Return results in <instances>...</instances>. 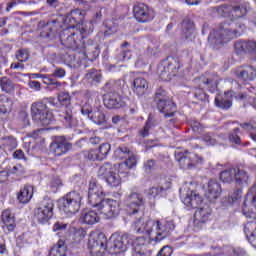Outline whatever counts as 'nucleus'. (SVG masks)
Wrapping results in <instances>:
<instances>
[{
  "mask_svg": "<svg viewBox=\"0 0 256 256\" xmlns=\"http://www.w3.org/2000/svg\"><path fill=\"white\" fill-rule=\"evenodd\" d=\"M88 204L95 207L104 219H115L121 211V202L111 198L105 199L103 187L97 183V180L92 179L88 186Z\"/></svg>",
  "mask_w": 256,
  "mask_h": 256,
  "instance_id": "f257e3e1",
  "label": "nucleus"
},
{
  "mask_svg": "<svg viewBox=\"0 0 256 256\" xmlns=\"http://www.w3.org/2000/svg\"><path fill=\"white\" fill-rule=\"evenodd\" d=\"M225 182L226 183H235L236 190L233 191L232 194L228 196L227 204L233 205L237 203L239 199H241V193H243V187L249 186L251 183V176L247 171L235 168L233 166H226L225 169Z\"/></svg>",
  "mask_w": 256,
  "mask_h": 256,
  "instance_id": "f03ea898",
  "label": "nucleus"
},
{
  "mask_svg": "<svg viewBox=\"0 0 256 256\" xmlns=\"http://www.w3.org/2000/svg\"><path fill=\"white\" fill-rule=\"evenodd\" d=\"M90 33H93V28L90 27V29H87L72 24L71 26H67L64 32L60 34V41L66 49L79 52L83 39H87Z\"/></svg>",
  "mask_w": 256,
  "mask_h": 256,
  "instance_id": "7ed1b4c3",
  "label": "nucleus"
},
{
  "mask_svg": "<svg viewBox=\"0 0 256 256\" xmlns=\"http://www.w3.org/2000/svg\"><path fill=\"white\" fill-rule=\"evenodd\" d=\"M55 98H43L41 101L31 105V115L34 122L42 127H47L53 123V112L51 107H55Z\"/></svg>",
  "mask_w": 256,
  "mask_h": 256,
  "instance_id": "20e7f679",
  "label": "nucleus"
},
{
  "mask_svg": "<svg viewBox=\"0 0 256 256\" xmlns=\"http://www.w3.org/2000/svg\"><path fill=\"white\" fill-rule=\"evenodd\" d=\"M249 11V3L243 0H227L225 4L226 23L245 17Z\"/></svg>",
  "mask_w": 256,
  "mask_h": 256,
  "instance_id": "39448f33",
  "label": "nucleus"
},
{
  "mask_svg": "<svg viewBox=\"0 0 256 256\" xmlns=\"http://www.w3.org/2000/svg\"><path fill=\"white\" fill-rule=\"evenodd\" d=\"M58 103L63 107H66L65 112L60 114V120L65 127H77V119L73 117V110L71 109V95L69 92H60L58 94Z\"/></svg>",
  "mask_w": 256,
  "mask_h": 256,
  "instance_id": "423d86ee",
  "label": "nucleus"
},
{
  "mask_svg": "<svg viewBox=\"0 0 256 256\" xmlns=\"http://www.w3.org/2000/svg\"><path fill=\"white\" fill-rule=\"evenodd\" d=\"M175 230V222L173 221H159L154 220V225L151 228L150 232V241H155L159 243V241H163V239H167L171 232Z\"/></svg>",
  "mask_w": 256,
  "mask_h": 256,
  "instance_id": "0eeeda50",
  "label": "nucleus"
},
{
  "mask_svg": "<svg viewBox=\"0 0 256 256\" xmlns=\"http://www.w3.org/2000/svg\"><path fill=\"white\" fill-rule=\"evenodd\" d=\"M60 211L67 215H75L81 209V195L76 192H69L58 201Z\"/></svg>",
  "mask_w": 256,
  "mask_h": 256,
  "instance_id": "6e6552de",
  "label": "nucleus"
},
{
  "mask_svg": "<svg viewBox=\"0 0 256 256\" xmlns=\"http://www.w3.org/2000/svg\"><path fill=\"white\" fill-rule=\"evenodd\" d=\"M154 102L160 113H164V117H173L177 107L175 103L169 99L167 92L163 89H158L154 96Z\"/></svg>",
  "mask_w": 256,
  "mask_h": 256,
  "instance_id": "1a4fd4ad",
  "label": "nucleus"
},
{
  "mask_svg": "<svg viewBox=\"0 0 256 256\" xmlns=\"http://www.w3.org/2000/svg\"><path fill=\"white\" fill-rule=\"evenodd\" d=\"M181 69L179 58L168 57L158 66L159 77L162 81H171Z\"/></svg>",
  "mask_w": 256,
  "mask_h": 256,
  "instance_id": "9d476101",
  "label": "nucleus"
},
{
  "mask_svg": "<svg viewBox=\"0 0 256 256\" xmlns=\"http://www.w3.org/2000/svg\"><path fill=\"white\" fill-rule=\"evenodd\" d=\"M133 241L131 240V235L129 234H113L109 241L107 242V248L109 249L112 255L117 253H121L123 251H127L129 245H131Z\"/></svg>",
  "mask_w": 256,
  "mask_h": 256,
  "instance_id": "9b49d317",
  "label": "nucleus"
},
{
  "mask_svg": "<svg viewBox=\"0 0 256 256\" xmlns=\"http://www.w3.org/2000/svg\"><path fill=\"white\" fill-rule=\"evenodd\" d=\"M54 207L55 204L53 203V200L45 197L34 210V215L37 221L42 224L49 223V221L53 218Z\"/></svg>",
  "mask_w": 256,
  "mask_h": 256,
  "instance_id": "f8f14e48",
  "label": "nucleus"
},
{
  "mask_svg": "<svg viewBox=\"0 0 256 256\" xmlns=\"http://www.w3.org/2000/svg\"><path fill=\"white\" fill-rule=\"evenodd\" d=\"M145 205V199L137 192H131L126 197V211L128 215H135Z\"/></svg>",
  "mask_w": 256,
  "mask_h": 256,
  "instance_id": "ddd939ff",
  "label": "nucleus"
},
{
  "mask_svg": "<svg viewBox=\"0 0 256 256\" xmlns=\"http://www.w3.org/2000/svg\"><path fill=\"white\" fill-rule=\"evenodd\" d=\"M71 149H73V144L63 136L56 137L50 144V153H53L55 157H61V155H65Z\"/></svg>",
  "mask_w": 256,
  "mask_h": 256,
  "instance_id": "4468645a",
  "label": "nucleus"
},
{
  "mask_svg": "<svg viewBox=\"0 0 256 256\" xmlns=\"http://www.w3.org/2000/svg\"><path fill=\"white\" fill-rule=\"evenodd\" d=\"M175 159L178 161L181 169H193L199 162V156L189 151H185L184 153L177 152L175 154Z\"/></svg>",
  "mask_w": 256,
  "mask_h": 256,
  "instance_id": "2eb2a0df",
  "label": "nucleus"
},
{
  "mask_svg": "<svg viewBox=\"0 0 256 256\" xmlns=\"http://www.w3.org/2000/svg\"><path fill=\"white\" fill-rule=\"evenodd\" d=\"M233 73L242 83H250L256 79V68L251 65H241L235 68Z\"/></svg>",
  "mask_w": 256,
  "mask_h": 256,
  "instance_id": "dca6fc26",
  "label": "nucleus"
},
{
  "mask_svg": "<svg viewBox=\"0 0 256 256\" xmlns=\"http://www.w3.org/2000/svg\"><path fill=\"white\" fill-rule=\"evenodd\" d=\"M78 53H82L86 59H93L99 55V46L91 39H83Z\"/></svg>",
  "mask_w": 256,
  "mask_h": 256,
  "instance_id": "f3484780",
  "label": "nucleus"
},
{
  "mask_svg": "<svg viewBox=\"0 0 256 256\" xmlns=\"http://www.w3.org/2000/svg\"><path fill=\"white\" fill-rule=\"evenodd\" d=\"M104 105L107 109H121L125 107V101L117 92H108L104 96Z\"/></svg>",
  "mask_w": 256,
  "mask_h": 256,
  "instance_id": "a211bd4d",
  "label": "nucleus"
},
{
  "mask_svg": "<svg viewBox=\"0 0 256 256\" xmlns=\"http://www.w3.org/2000/svg\"><path fill=\"white\" fill-rule=\"evenodd\" d=\"M133 11L134 17L139 21V23H147V21H151V19H153L149 6L143 3L134 6Z\"/></svg>",
  "mask_w": 256,
  "mask_h": 256,
  "instance_id": "6ab92c4d",
  "label": "nucleus"
},
{
  "mask_svg": "<svg viewBox=\"0 0 256 256\" xmlns=\"http://www.w3.org/2000/svg\"><path fill=\"white\" fill-rule=\"evenodd\" d=\"M155 225V220L148 219L145 221V218L141 216L140 218L136 219L134 221V227L137 231V233H146L148 237L151 235V228Z\"/></svg>",
  "mask_w": 256,
  "mask_h": 256,
  "instance_id": "aec40b11",
  "label": "nucleus"
},
{
  "mask_svg": "<svg viewBox=\"0 0 256 256\" xmlns=\"http://www.w3.org/2000/svg\"><path fill=\"white\" fill-rule=\"evenodd\" d=\"M182 202L186 207H192V209H197L199 205L203 203V197L199 195L196 191H189L186 193L185 197L182 198Z\"/></svg>",
  "mask_w": 256,
  "mask_h": 256,
  "instance_id": "412c9836",
  "label": "nucleus"
},
{
  "mask_svg": "<svg viewBox=\"0 0 256 256\" xmlns=\"http://www.w3.org/2000/svg\"><path fill=\"white\" fill-rule=\"evenodd\" d=\"M225 30L220 28L219 30H213L208 36V41L214 45L215 49H221L225 46Z\"/></svg>",
  "mask_w": 256,
  "mask_h": 256,
  "instance_id": "4be33fe9",
  "label": "nucleus"
},
{
  "mask_svg": "<svg viewBox=\"0 0 256 256\" xmlns=\"http://www.w3.org/2000/svg\"><path fill=\"white\" fill-rule=\"evenodd\" d=\"M219 195H221V184L215 180H210L208 182V189L205 193L206 199L210 203H213L216 199L219 198Z\"/></svg>",
  "mask_w": 256,
  "mask_h": 256,
  "instance_id": "5701e85b",
  "label": "nucleus"
},
{
  "mask_svg": "<svg viewBox=\"0 0 256 256\" xmlns=\"http://www.w3.org/2000/svg\"><path fill=\"white\" fill-rule=\"evenodd\" d=\"M2 221L4 223L3 229L6 233H13L17 224L15 223V214L7 209L2 212Z\"/></svg>",
  "mask_w": 256,
  "mask_h": 256,
  "instance_id": "b1692460",
  "label": "nucleus"
},
{
  "mask_svg": "<svg viewBox=\"0 0 256 256\" xmlns=\"http://www.w3.org/2000/svg\"><path fill=\"white\" fill-rule=\"evenodd\" d=\"M211 207L209 205H204L203 207L196 210L194 214V223L195 225H199L201 223H207L209 221V217H211Z\"/></svg>",
  "mask_w": 256,
  "mask_h": 256,
  "instance_id": "393cba45",
  "label": "nucleus"
},
{
  "mask_svg": "<svg viewBox=\"0 0 256 256\" xmlns=\"http://www.w3.org/2000/svg\"><path fill=\"white\" fill-rule=\"evenodd\" d=\"M182 35L185 39L192 41L195 37V22L189 17H186L182 21Z\"/></svg>",
  "mask_w": 256,
  "mask_h": 256,
  "instance_id": "a878e982",
  "label": "nucleus"
},
{
  "mask_svg": "<svg viewBox=\"0 0 256 256\" xmlns=\"http://www.w3.org/2000/svg\"><path fill=\"white\" fill-rule=\"evenodd\" d=\"M202 84H200V87L202 89H206L207 91H210V93H215L217 91V86L219 85V76L214 74L209 76L208 78H201Z\"/></svg>",
  "mask_w": 256,
  "mask_h": 256,
  "instance_id": "bb28decb",
  "label": "nucleus"
},
{
  "mask_svg": "<svg viewBox=\"0 0 256 256\" xmlns=\"http://www.w3.org/2000/svg\"><path fill=\"white\" fill-rule=\"evenodd\" d=\"M80 220L86 225H95V223L101 221V218L99 217V214L93 210H84L81 213Z\"/></svg>",
  "mask_w": 256,
  "mask_h": 256,
  "instance_id": "cd10ccee",
  "label": "nucleus"
},
{
  "mask_svg": "<svg viewBox=\"0 0 256 256\" xmlns=\"http://www.w3.org/2000/svg\"><path fill=\"white\" fill-rule=\"evenodd\" d=\"M107 243L105 234H98L96 238L90 241L91 253H97L98 251H101V249H105V245L107 247Z\"/></svg>",
  "mask_w": 256,
  "mask_h": 256,
  "instance_id": "c85d7f7f",
  "label": "nucleus"
},
{
  "mask_svg": "<svg viewBox=\"0 0 256 256\" xmlns=\"http://www.w3.org/2000/svg\"><path fill=\"white\" fill-rule=\"evenodd\" d=\"M225 97V109H231L233 107V97H235L236 101H245L247 99V93L240 92L235 94L233 90H230L225 94Z\"/></svg>",
  "mask_w": 256,
  "mask_h": 256,
  "instance_id": "c756f323",
  "label": "nucleus"
},
{
  "mask_svg": "<svg viewBox=\"0 0 256 256\" xmlns=\"http://www.w3.org/2000/svg\"><path fill=\"white\" fill-rule=\"evenodd\" d=\"M17 199L19 203H23L24 205L29 203L33 199V186L25 185L24 189L18 192Z\"/></svg>",
  "mask_w": 256,
  "mask_h": 256,
  "instance_id": "7c9ffc66",
  "label": "nucleus"
},
{
  "mask_svg": "<svg viewBox=\"0 0 256 256\" xmlns=\"http://www.w3.org/2000/svg\"><path fill=\"white\" fill-rule=\"evenodd\" d=\"M133 91L137 93L139 97L145 95L147 93V89H149V83L145 78H136L133 82Z\"/></svg>",
  "mask_w": 256,
  "mask_h": 256,
  "instance_id": "2f4dec72",
  "label": "nucleus"
},
{
  "mask_svg": "<svg viewBox=\"0 0 256 256\" xmlns=\"http://www.w3.org/2000/svg\"><path fill=\"white\" fill-rule=\"evenodd\" d=\"M107 13V9L105 7H97L92 19L85 25L86 29H95L93 25H97V23H101L103 19V15Z\"/></svg>",
  "mask_w": 256,
  "mask_h": 256,
  "instance_id": "473e14b6",
  "label": "nucleus"
},
{
  "mask_svg": "<svg viewBox=\"0 0 256 256\" xmlns=\"http://www.w3.org/2000/svg\"><path fill=\"white\" fill-rule=\"evenodd\" d=\"M0 145L5 153H7V151H14V149H17V139L13 136L2 137L0 139Z\"/></svg>",
  "mask_w": 256,
  "mask_h": 256,
  "instance_id": "72a5a7b5",
  "label": "nucleus"
},
{
  "mask_svg": "<svg viewBox=\"0 0 256 256\" xmlns=\"http://www.w3.org/2000/svg\"><path fill=\"white\" fill-rule=\"evenodd\" d=\"M48 256H67V246H65V242L59 240L57 244L51 248Z\"/></svg>",
  "mask_w": 256,
  "mask_h": 256,
  "instance_id": "f704fd0d",
  "label": "nucleus"
},
{
  "mask_svg": "<svg viewBox=\"0 0 256 256\" xmlns=\"http://www.w3.org/2000/svg\"><path fill=\"white\" fill-rule=\"evenodd\" d=\"M13 109V100L5 95H0V113H10Z\"/></svg>",
  "mask_w": 256,
  "mask_h": 256,
  "instance_id": "c9c22d12",
  "label": "nucleus"
},
{
  "mask_svg": "<svg viewBox=\"0 0 256 256\" xmlns=\"http://www.w3.org/2000/svg\"><path fill=\"white\" fill-rule=\"evenodd\" d=\"M0 87L4 93H8L9 95L15 92V83L8 77H2L0 79Z\"/></svg>",
  "mask_w": 256,
  "mask_h": 256,
  "instance_id": "e433bc0d",
  "label": "nucleus"
},
{
  "mask_svg": "<svg viewBox=\"0 0 256 256\" xmlns=\"http://www.w3.org/2000/svg\"><path fill=\"white\" fill-rule=\"evenodd\" d=\"M103 78V76L101 75V72L92 69L89 72H87L85 74L84 79L88 82V83H101V79Z\"/></svg>",
  "mask_w": 256,
  "mask_h": 256,
  "instance_id": "4c0bfd02",
  "label": "nucleus"
},
{
  "mask_svg": "<svg viewBox=\"0 0 256 256\" xmlns=\"http://www.w3.org/2000/svg\"><path fill=\"white\" fill-rule=\"evenodd\" d=\"M167 189H171V182L167 181L164 185L152 187L148 190L149 197H157V195H161L163 191H167Z\"/></svg>",
  "mask_w": 256,
  "mask_h": 256,
  "instance_id": "58836bf2",
  "label": "nucleus"
},
{
  "mask_svg": "<svg viewBox=\"0 0 256 256\" xmlns=\"http://www.w3.org/2000/svg\"><path fill=\"white\" fill-rule=\"evenodd\" d=\"M62 25L59 20H53L47 23L46 26V37H51V35H55V33H59V29H61Z\"/></svg>",
  "mask_w": 256,
  "mask_h": 256,
  "instance_id": "ea45409f",
  "label": "nucleus"
},
{
  "mask_svg": "<svg viewBox=\"0 0 256 256\" xmlns=\"http://www.w3.org/2000/svg\"><path fill=\"white\" fill-rule=\"evenodd\" d=\"M90 119L91 121H93V123H96V125H103L107 123V118L105 117V113H103V111L101 110L94 111L90 116Z\"/></svg>",
  "mask_w": 256,
  "mask_h": 256,
  "instance_id": "a19ab883",
  "label": "nucleus"
},
{
  "mask_svg": "<svg viewBox=\"0 0 256 256\" xmlns=\"http://www.w3.org/2000/svg\"><path fill=\"white\" fill-rule=\"evenodd\" d=\"M113 172V164L105 162L98 170V177H104L106 179Z\"/></svg>",
  "mask_w": 256,
  "mask_h": 256,
  "instance_id": "79ce46f5",
  "label": "nucleus"
},
{
  "mask_svg": "<svg viewBox=\"0 0 256 256\" xmlns=\"http://www.w3.org/2000/svg\"><path fill=\"white\" fill-rule=\"evenodd\" d=\"M105 179L110 187H119L121 185V177L116 172L109 174Z\"/></svg>",
  "mask_w": 256,
  "mask_h": 256,
  "instance_id": "37998d69",
  "label": "nucleus"
},
{
  "mask_svg": "<svg viewBox=\"0 0 256 256\" xmlns=\"http://www.w3.org/2000/svg\"><path fill=\"white\" fill-rule=\"evenodd\" d=\"M243 231H244V234L246 235V239L248 237H250V239L252 241H254L253 233H254V231H256V222L255 221H249L246 224H244Z\"/></svg>",
  "mask_w": 256,
  "mask_h": 256,
  "instance_id": "c03bdc74",
  "label": "nucleus"
},
{
  "mask_svg": "<svg viewBox=\"0 0 256 256\" xmlns=\"http://www.w3.org/2000/svg\"><path fill=\"white\" fill-rule=\"evenodd\" d=\"M60 59L67 63V65H71V63H75V59H77V54L73 51L61 52Z\"/></svg>",
  "mask_w": 256,
  "mask_h": 256,
  "instance_id": "a18cd8bd",
  "label": "nucleus"
},
{
  "mask_svg": "<svg viewBox=\"0 0 256 256\" xmlns=\"http://www.w3.org/2000/svg\"><path fill=\"white\" fill-rule=\"evenodd\" d=\"M98 155H100V159L104 161V159H107V155H109L111 151V144L109 143H103L99 146V149H97Z\"/></svg>",
  "mask_w": 256,
  "mask_h": 256,
  "instance_id": "49530a36",
  "label": "nucleus"
},
{
  "mask_svg": "<svg viewBox=\"0 0 256 256\" xmlns=\"http://www.w3.org/2000/svg\"><path fill=\"white\" fill-rule=\"evenodd\" d=\"M16 59L19 61V63H25L29 61V50L28 49H19L16 52Z\"/></svg>",
  "mask_w": 256,
  "mask_h": 256,
  "instance_id": "de8ad7c7",
  "label": "nucleus"
},
{
  "mask_svg": "<svg viewBox=\"0 0 256 256\" xmlns=\"http://www.w3.org/2000/svg\"><path fill=\"white\" fill-rule=\"evenodd\" d=\"M84 157L89 159V161H102L97 149H91L84 152Z\"/></svg>",
  "mask_w": 256,
  "mask_h": 256,
  "instance_id": "09e8293b",
  "label": "nucleus"
},
{
  "mask_svg": "<svg viewBox=\"0 0 256 256\" xmlns=\"http://www.w3.org/2000/svg\"><path fill=\"white\" fill-rule=\"evenodd\" d=\"M234 47L238 55H245V53H247V41L238 40Z\"/></svg>",
  "mask_w": 256,
  "mask_h": 256,
  "instance_id": "8fccbe9b",
  "label": "nucleus"
},
{
  "mask_svg": "<svg viewBox=\"0 0 256 256\" xmlns=\"http://www.w3.org/2000/svg\"><path fill=\"white\" fill-rule=\"evenodd\" d=\"M126 160L120 164V167H126L127 169H133L134 165H137V160L135 159V155L130 154Z\"/></svg>",
  "mask_w": 256,
  "mask_h": 256,
  "instance_id": "3c124183",
  "label": "nucleus"
},
{
  "mask_svg": "<svg viewBox=\"0 0 256 256\" xmlns=\"http://www.w3.org/2000/svg\"><path fill=\"white\" fill-rule=\"evenodd\" d=\"M228 256H245L246 252L243 248H233L231 246L226 247Z\"/></svg>",
  "mask_w": 256,
  "mask_h": 256,
  "instance_id": "603ef678",
  "label": "nucleus"
},
{
  "mask_svg": "<svg viewBox=\"0 0 256 256\" xmlns=\"http://www.w3.org/2000/svg\"><path fill=\"white\" fill-rule=\"evenodd\" d=\"M132 154L133 152L129 151V148L127 147H119L116 150V155L119 157V159H127Z\"/></svg>",
  "mask_w": 256,
  "mask_h": 256,
  "instance_id": "864d4df0",
  "label": "nucleus"
},
{
  "mask_svg": "<svg viewBox=\"0 0 256 256\" xmlns=\"http://www.w3.org/2000/svg\"><path fill=\"white\" fill-rule=\"evenodd\" d=\"M69 19H72L74 23H77V19H83V12L79 9L71 10L70 15L66 18L65 22L69 21Z\"/></svg>",
  "mask_w": 256,
  "mask_h": 256,
  "instance_id": "5fc2aeb1",
  "label": "nucleus"
},
{
  "mask_svg": "<svg viewBox=\"0 0 256 256\" xmlns=\"http://www.w3.org/2000/svg\"><path fill=\"white\" fill-rule=\"evenodd\" d=\"M74 2L78 7H81L85 11H89V9H91V4L95 3V0H74Z\"/></svg>",
  "mask_w": 256,
  "mask_h": 256,
  "instance_id": "6e6d98bb",
  "label": "nucleus"
},
{
  "mask_svg": "<svg viewBox=\"0 0 256 256\" xmlns=\"http://www.w3.org/2000/svg\"><path fill=\"white\" fill-rule=\"evenodd\" d=\"M240 127L244 131H256V120L251 119L249 122L240 123Z\"/></svg>",
  "mask_w": 256,
  "mask_h": 256,
  "instance_id": "4d7b16f0",
  "label": "nucleus"
},
{
  "mask_svg": "<svg viewBox=\"0 0 256 256\" xmlns=\"http://www.w3.org/2000/svg\"><path fill=\"white\" fill-rule=\"evenodd\" d=\"M131 241L132 243H130V245H132V247H143V245L147 243V239L143 236L137 237L136 239L131 236Z\"/></svg>",
  "mask_w": 256,
  "mask_h": 256,
  "instance_id": "13d9d810",
  "label": "nucleus"
},
{
  "mask_svg": "<svg viewBox=\"0 0 256 256\" xmlns=\"http://www.w3.org/2000/svg\"><path fill=\"white\" fill-rule=\"evenodd\" d=\"M237 133H239V128H235L233 133L229 135V141L230 143H234V145H239L241 143V138Z\"/></svg>",
  "mask_w": 256,
  "mask_h": 256,
  "instance_id": "bf43d9fd",
  "label": "nucleus"
},
{
  "mask_svg": "<svg viewBox=\"0 0 256 256\" xmlns=\"http://www.w3.org/2000/svg\"><path fill=\"white\" fill-rule=\"evenodd\" d=\"M81 113L82 115H87L88 119H91V116L93 115V108L91 107V104L85 103L82 105Z\"/></svg>",
  "mask_w": 256,
  "mask_h": 256,
  "instance_id": "052dcab7",
  "label": "nucleus"
},
{
  "mask_svg": "<svg viewBox=\"0 0 256 256\" xmlns=\"http://www.w3.org/2000/svg\"><path fill=\"white\" fill-rule=\"evenodd\" d=\"M63 185V182H61V179L59 178H54L51 180L50 182V187L53 191V193H57V190L59 189V187H61Z\"/></svg>",
  "mask_w": 256,
  "mask_h": 256,
  "instance_id": "680f3d73",
  "label": "nucleus"
},
{
  "mask_svg": "<svg viewBox=\"0 0 256 256\" xmlns=\"http://www.w3.org/2000/svg\"><path fill=\"white\" fill-rule=\"evenodd\" d=\"M256 52V42L253 40L246 41V53Z\"/></svg>",
  "mask_w": 256,
  "mask_h": 256,
  "instance_id": "e2e57ef3",
  "label": "nucleus"
},
{
  "mask_svg": "<svg viewBox=\"0 0 256 256\" xmlns=\"http://www.w3.org/2000/svg\"><path fill=\"white\" fill-rule=\"evenodd\" d=\"M173 255V249L169 246H164L157 254V256H171Z\"/></svg>",
  "mask_w": 256,
  "mask_h": 256,
  "instance_id": "0e129e2a",
  "label": "nucleus"
},
{
  "mask_svg": "<svg viewBox=\"0 0 256 256\" xmlns=\"http://www.w3.org/2000/svg\"><path fill=\"white\" fill-rule=\"evenodd\" d=\"M202 141L206 143V145H215L216 140L211 136V134L207 133L202 136Z\"/></svg>",
  "mask_w": 256,
  "mask_h": 256,
  "instance_id": "69168bd1",
  "label": "nucleus"
},
{
  "mask_svg": "<svg viewBox=\"0 0 256 256\" xmlns=\"http://www.w3.org/2000/svg\"><path fill=\"white\" fill-rule=\"evenodd\" d=\"M65 74V69L56 68L52 73V77H56L57 79H63V77H65Z\"/></svg>",
  "mask_w": 256,
  "mask_h": 256,
  "instance_id": "338daca9",
  "label": "nucleus"
},
{
  "mask_svg": "<svg viewBox=\"0 0 256 256\" xmlns=\"http://www.w3.org/2000/svg\"><path fill=\"white\" fill-rule=\"evenodd\" d=\"M149 131H151V128L145 123L144 127L138 131V134L143 138L149 137Z\"/></svg>",
  "mask_w": 256,
  "mask_h": 256,
  "instance_id": "774afa93",
  "label": "nucleus"
}]
</instances>
